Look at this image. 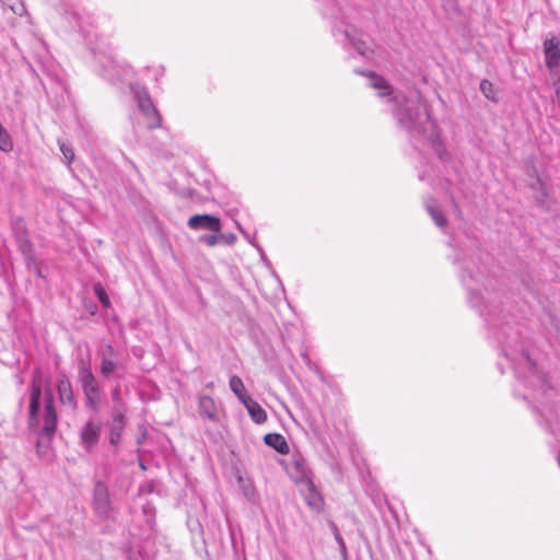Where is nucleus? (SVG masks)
<instances>
[{
	"label": "nucleus",
	"instance_id": "nucleus-29",
	"mask_svg": "<svg viewBox=\"0 0 560 560\" xmlns=\"http://www.w3.org/2000/svg\"><path fill=\"white\" fill-rule=\"evenodd\" d=\"M12 10L14 13H18V14H22V12L24 11V8L23 5L21 4V8H14L12 7Z\"/></svg>",
	"mask_w": 560,
	"mask_h": 560
},
{
	"label": "nucleus",
	"instance_id": "nucleus-8",
	"mask_svg": "<svg viewBox=\"0 0 560 560\" xmlns=\"http://www.w3.org/2000/svg\"><path fill=\"white\" fill-rule=\"evenodd\" d=\"M187 224L192 230H208L214 233L221 231L220 219L210 214H195L189 218Z\"/></svg>",
	"mask_w": 560,
	"mask_h": 560
},
{
	"label": "nucleus",
	"instance_id": "nucleus-5",
	"mask_svg": "<svg viewBox=\"0 0 560 560\" xmlns=\"http://www.w3.org/2000/svg\"><path fill=\"white\" fill-rule=\"evenodd\" d=\"M45 411H44V424H43V433L48 438L52 436L57 429L58 416L56 412L52 390L49 385L45 388Z\"/></svg>",
	"mask_w": 560,
	"mask_h": 560
},
{
	"label": "nucleus",
	"instance_id": "nucleus-31",
	"mask_svg": "<svg viewBox=\"0 0 560 560\" xmlns=\"http://www.w3.org/2000/svg\"><path fill=\"white\" fill-rule=\"evenodd\" d=\"M113 398H114V400H118L119 399V392L117 389H115L113 392Z\"/></svg>",
	"mask_w": 560,
	"mask_h": 560
},
{
	"label": "nucleus",
	"instance_id": "nucleus-16",
	"mask_svg": "<svg viewBox=\"0 0 560 560\" xmlns=\"http://www.w3.org/2000/svg\"><path fill=\"white\" fill-rule=\"evenodd\" d=\"M265 443L275 448L280 454H288L289 453V445L284 439L283 435L279 433H268L264 438Z\"/></svg>",
	"mask_w": 560,
	"mask_h": 560
},
{
	"label": "nucleus",
	"instance_id": "nucleus-2",
	"mask_svg": "<svg viewBox=\"0 0 560 560\" xmlns=\"http://www.w3.org/2000/svg\"><path fill=\"white\" fill-rule=\"evenodd\" d=\"M78 377L84 394L85 406L97 413L101 409V386L93 374L91 365L84 360L79 361Z\"/></svg>",
	"mask_w": 560,
	"mask_h": 560
},
{
	"label": "nucleus",
	"instance_id": "nucleus-1",
	"mask_svg": "<svg viewBox=\"0 0 560 560\" xmlns=\"http://www.w3.org/2000/svg\"><path fill=\"white\" fill-rule=\"evenodd\" d=\"M395 102L398 106L394 115L399 125L412 136L424 132L427 125L430 124V114L419 93L409 98L396 96Z\"/></svg>",
	"mask_w": 560,
	"mask_h": 560
},
{
	"label": "nucleus",
	"instance_id": "nucleus-15",
	"mask_svg": "<svg viewBox=\"0 0 560 560\" xmlns=\"http://www.w3.org/2000/svg\"><path fill=\"white\" fill-rule=\"evenodd\" d=\"M125 428V416L120 411H115L113 415V423L109 432V443L117 445L121 438V432Z\"/></svg>",
	"mask_w": 560,
	"mask_h": 560
},
{
	"label": "nucleus",
	"instance_id": "nucleus-28",
	"mask_svg": "<svg viewBox=\"0 0 560 560\" xmlns=\"http://www.w3.org/2000/svg\"><path fill=\"white\" fill-rule=\"evenodd\" d=\"M223 240H225L228 244H233L236 241V236L234 234L224 235Z\"/></svg>",
	"mask_w": 560,
	"mask_h": 560
},
{
	"label": "nucleus",
	"instance_id": "nucleus-26",
	"mask_svg": "<svg viewBox=\"0 0 560 560\" xmlns=\"http://www.w3.org/2000/svg\"><path fill=\"white\" fill-rule=\"evenodd\" d=\"M337 544L339 545V548L342 552V555H346L347 552V547H346V542L345 540L342 539L341 535L337 537L336 539Z\"/></svg>",
	"mask_w": 560,
	"mask_h": 560
},
{
	"label": "nucleus",
	"instance_id": "nucleus-21",
	"mask_svg": "<svg viewBox=\"0 0 560 560\" xmlns=\"http://www.w3.org/2000/svg\"><path fill=\"white\" fill-rule=\"evenodd\" d=\"M480 91L482 92V94L488 98V100H491V101H494L495 97H494V90H493V85L490 81L488 80H482L480 82Z\"/></svg>",
	"mask_w": 560,
	"mask_h": 560
},
{
	"label": "nucleus",
	"instance_id": "nucleus-32",
	"mask_svg": "<svg viewBox=\"0 0 560 560\" xmlns=\"http://www.w3.org/2000/svg\"><path fill=\"white\" fill-rule=\"evenodd\" d=\"M444 151H445L444 149H443V150H441V151H440V150L438 151V154H439V156H440L441 159H443V153H444Z\"/></svg>",
	"mask_w": 560,
	"mask_h": 560
},
{
	"label": "nucleus",
	"instance_id": "nucleus-22",
	"mask_svg": "<svg viewBox=\"0 0 560 560\" xmlns=\"http://www.w3.org/2000/svg\"><path fill=\"white\" fill-rule=\"evenodd\" d=\"M224 235L223 234H220V235H217V234H212V235H201L199 237V242L200 243H203L208 246H214L217 245L221 240H223Z\"/></svg>",
	"mask_w": 560,
	"mask_h": 560
},
{
	"label": "nucleus",
	"instance_id": "nucleus-12",
	"mask_svg": "<svg viewBox=\"0 0 560 560\" xmlns=\"http://www.w3.org/2000/svg\"><path fill=\"white\" fill-rule=\"evenodd\" d=\"M94 504L100 514H106L109 510V498L105 486L97 482L94 490Z\"/></svg>",
	"mask_w": 560,
	"mask_h": 560
},
{
	"label": "nucleus",
	"instance_id": "nucleus-27",
	"mask_svg": "<svg viewBox=\"0 0 560 560\" xmlns=\"http://www.w3.org/2000/svg\"><path fill=\"white\" fill-rule=\"evenodd\" d=\"M329 526L331 528L335 539H337V537L340 536L338 527L336 526V524L334 522H330Z\"/></svg>",
	"mask_w": 560,
	"mask_h": 560
},
{
	"label": "nucleus",
	"instance_id": "nucleus-25",
	"mask_svg": "<svg viewBox=\"0 0 560 560\" xmlns=\"http://www.w3.org/2000/svg\"><path fill=\"white\" fill-rule=\"evenodd\" d=\"M555 92L553 103L560 107V80L555 83Z\"/></svg>",
	"mask_w": 560,
	"mask_h": 560
},
{
	"label": "nucleus",
	"instance_id": "nucleus-6",
	"mask_svg": "<svg viewBox=\"0 0 560 560\" xmlns=\"http://www.w3.org/2000/svg\"><path fill=\"white\" fill-rule=\"evenodd\" d=\"M546 67L553 71L560 68V42L556 36L546 38L542 43Z\"/></svg>",
	"mask_w": 560,
	"mask_h": 560
},
{
	"label": "nucleus",
	"instance_id": "nucleus-9",
	"mask_svg": "<svg viewBox=\"0 0 560 560\" xmlns=\"http://www.w3.org/2000/svg\"><path fill=\"white\" fill-rule=\"evenodd\" d=\"M136 100L140 110L149 118V126L151 128L159 126L160 116L149 95L144 91H137Z\"/></svg>",
	"mask_w": 560,
	"mask_h": 560
},
{
	"label": "nucleus",
	"instance_id": "nucleus-4",
	"mask_svg": "<svg viewBox=\"0 0 560 560\" xmlns=\"http://www.w3.org/2000/svg\"><path fill=\"white\" fill-rule=\"evenodd\" d=\"M101 360L100 372L105 378L113 376L121 366L118 353L109 343L102 346L97 350Z\"/></svg>",
	"mask_w": 560,
	"mask_h": 560
},
{
	"label": "nucleus",
	"instance_id": "nucleus-20",
	"mask_svg": "<svg viewBox=\"0 0 560 560\" xmlns=\"http://www.w3.org/2000/svg\"><path fill=\"white\" fill-rule=\"evenodd\" d=\"M369 78L371 80L370 85L380 91V93H378L380 96H385V95L390 94V92H392L390 86L384 78L378 77L374 73H370Z\"/></svg>",
	"mask_w": 560,
	"mask_h": 560
},
{
	"label": "nucleus",
	"instance_id": "nucleus-10",
	"mask_svg": "<svg viewBox=\"0 0 560 560\" xmlns=\"http://www.w3.org/2000/svg\"><path fill=\"white\" fill-rule=\"evenodd\" d=\"M56 387L59 401L62 405L74 409L77 407V400L74 398L72 385L66 374L61 373L59 375Z\"/></svg>",
	"mask_w": 560,
	"mask_h": 560
},
{
	"label": "nucleus",
	"instance_id": "nucleus-24",
	"mask_svg": "<svg viewBox=\"0 0 560 560\" xmlns=\"http://www.w3.org/2000/svg\"><path fill=\"white\" fill-rule=\"evenodd\" d=\"M94 293L105 307L109 306V298L101 284L94 287Z\"/></svg>",
	"mask_w": 560,
	"mask_h": 560
},
{
	"label": "nucleus",
	"instance_id": "nucleus-3",
	"mask_svg": "<svg viewBox=\"0 0 560 560\" xmlns=\"http://www.w3.org/2000/svg\"><path fill=\"white\" fill-rule=\"evenodd\" d=\"M43 392L42 374L36 370L33 374L31 383V396L28 408V422L31 427L38 425L39 423V408Z\"/></svg>",
	"mask_w": 560,
	"mask_h": 560
},
{
	"label": "nucleus",
	"instance_id": "nucleus-18",
	"mask_svg": "<svg viewBox=\"0 0 560 560\" xmlns=\"http://www.w3.org/2000/svg\"><path fill=\"white\" fill-rule=\"evenodd\" d=\"M229 385L230 389L236 395V397L241 400L242 404L244 402V400L250 397L249 395H247L246 388L241 377L236 375L231 376Z\"/></svg>",
	"mask_w": 560,
	"mask_h": 560
},
{
	"label": "nucleus",
	"instance_id": "nucleus-17",
	"mask_svg": "<svg viewBox=\"0 0 560 560\" xmlns=\"http://www.w3.org/2000/svg\"><path fill=\"white\" fill-rule=\"evenodd\" d=\"M425 210L439 228H444L447 223L442 210L438 207L434 200H428L424 203Z\"/></svg>",
	"mask_w": 560,
	"mask_h": 560
},
{
	"label": "nucleus",
	"instance_id": "nucleus-23",
	"mask_svg": "<svg viewBox=\"0 0 560 560\" xmlns=\"http://www.w3.org/2000/svg\"><path fill=\"white\" fill-rule=\"evenodd\" d=\"M59 148H60V151L63 155V159L66 160V162L68 164H70L73 159H74V153H73V150L70 145H68L67 143L65 142H61L59 141Z\"/></svg>",
	"mask_w": 560,
	"mask_h": 560
},
{
	"label": "nucleus",
	"instance_id": "nucleus-30",
	"mask_svg": "<svg viewBox=\"0 0 560 560\" xmlns=\"http://www.w3.org/2000/svg\"><path fill=\"white\" fill-rule=\"evenodd\" d=\"M254 490H248V491H245V495L249 499V500H254Z\"/></svg>",
	"mask_w": 560,
	"mask_h": 560
},
{
	"label": "nucleus",
	"instance_id": "nucleus-19",
	"mask_svg": "<svg viewBox=\"0 0 560 560\" xmlns=\"http://www.w3.org/2000/svg\"><path fill=\"white\" fill-rule=\"evenodd\" d=\"M347 37L350 39L351 44L353 45V47L355 48V50L362 55V56H368L369 52H371V46L369 44V42L366 40L365 36L363 35H350L348 32H347Z\"/></svg>",
	"mask_w": 560,
	"mask_h": 560
},
{
	"label": "nucleus",
	"instance_id": "nucleus-7",
	"mask_svg": "<svg viewBox=\"0 0 560 560\" xmlns=\"http://www.w3.org/2000/svg\"><path fill=\"white\" fill-rule=\"evenodd\" d=\"M520 365L528 370L530 385L544 394L547 388V378L545 374L538 371L535 363L526 354L522 357Z\"/></svg>",
	"mask_w": 560,
	"mask_h": 560
},
{
	"label": "nucleus",
	"instance_id": "nucleus-33",
	"mask_svg": "<svg viewBox=\"0 0 560 560\" xmlns=\"http://www.w3.org/2000/svg\"><path fill=\"white\" fill-rule=\"evenodd\" d=\"M538 185H540L541 188L544 189V185H542V183L540 180H538Z\"/></svg>",
	"mask_w": 560,
	"mask_h": 560
},
{
	"label": "nucleus",
	"instance_id": "nucleus-11",
	"mask_svg": "<svg viewBox=\"0 0 560 560\" xmlns=\"http://www.w3.org/2000/svg\"><path fill=\"white\" fill-rule=\"evenodd\" d=\"M100 436L101 424L95 423L94 421H88L80 433L81 444L85 450H91L98 443Z\"/></svg>",
	"mask_w": 560,
	"mask_h": 560
},
{
	"label": "nucleus",
	"instance_id": "nucleus-14",
	"mask_svg": "<svg viewBox=\"0 0 560 560\" xmlns=\"http://www.w3.org/2000/svg\"><path fill=\"white\" fill-rule=\"evenodd\" d=\"M243 405L247 409L250 419L257 423L262 424L267 421V413L264 408L255 401L252 397L244 400Z\"/></svg>",
	"mask_w": 560,
	"mask_h": 560
},
{
	"label": "nucleus",
	"instance_id": "nucleus-34",
	"mask_svg": "<svg viewBox=\"0 0 560 560\" xmlns=\"http://www.w3.org/2000/svg\"><path fill=\"white\" fill-rule=\"evenodd\" d=\"M544 196H546V198L548 197L547 190L546 191L544 190Z\"/></svg>",
	"mask_w": 560,
	"mask_h": 560
},
{
	"label": "nucleus",
	"instance_id": "nucleus-13",
	"mask_svg": "<svg viewBox=\"0 0 560 560\" xmlns=\"http://www.w3.org/2000/svg\"><path fill=\"white\" fill-rule=\"evenodd\" d=\"M198 411L201 417L207 418L211 421H217L218 408L213 398H211L210 396H200Z\"/></svg>",
	"mask_w": 560,
	"mask_h": 560
}]
</instances>
